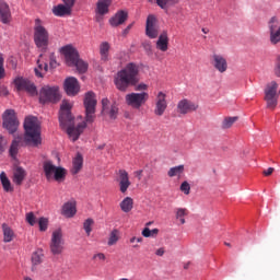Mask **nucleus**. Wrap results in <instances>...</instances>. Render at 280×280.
Masks as SVG:
<instances>
[{
  "mask_svg": "<svg viewBox=\"0 0 280 280\" xmlns=\"http://www.w3.org/2000/svg\"><path fill=\"white\" fill-rule=\"evenodd\" d=\"M97 101L95 100L94 92H88L85 94V101H83V106L85 107V122L74 126V118L71 115V109L73 105L69 101L61 102V107L59 108V125L61 129L66 130L68 137L75 142L83 130L86 128V124H93L95 120V109Z\"/></svg>",
  "mask_w": 280,
  "mask_h": 280,
  "instance_id": "1",
  "label": "nucleus"
},
{
  "mask_svg": "<svg viewBox=\"0 0 280 280\" xmlns=\"http://www.w3.org/2000/svg\"><path fill=\"white\" fill-rule=\"evenodd\" d=\"M139 66L137 63H127L122 70L116 72L114 77V85L120 92H127L130 86H133V91L143 93L148 91L149 85L147 83H139Z\"/></svg>",
  "mask_w": 280,
  "mask_h": 280,
  "instance_id": "2",
  "label": "nucleus"
},
{
  "mask_svg": "<svg viewBox=\"0 0 280 280\" xmlns=\"http://www.w3.org/2000/svg\"><path fill=\"white\" fill-rule=\"evenodd\" d=\"M24 140L28 145L38 147L42 144L40 125L36 117H27L24 122Z\"/></svg>",
  "mask_w": 280,
  "mask_h": 280,
  "instance_id": "3",
  "label": "nucleus"
},
{
  "mask_svg": "<svg viewBox=\"0 0 280 280\" xmlns=\"http://www.w3.org/2000/svg\"><path fill=\"white\" fill-rule=\"evenodd\" d=\"M61 54L66 56V62H68V66L77 67V71H79V73H85L88 71L89 63L79 59V52L73 48V46H63V48H61Z\"/></svg>",
  "mask_w": 280,
  "mask_h": 280,
  "instance_id": "4",
  "label": "nucleus"
},
{
  "mask_svg": "<svg viewBox=\"0 0 280 280\" xmlns=\"http://www.w3.org/2000/svg\"><path fill=\"white\" fill-rule=\"evenodd\" d=\"M34 42L36 46L46 50L49 45V33L45 26H43L42 20L37 19L34 26Z\"/></svg>",
  "mask_w": 280,
  "mask_h": 280,
  "instance_id": "5",
  "label": "nucleus"
},
{
  "mask_svg": "<svg viewBox=\"0 0 280 280\" xmlns=\"http://www.w3.org/2000/svg\"><path fill=\"white\" fill-rule=\"evenodd\" d=\"M150 96L148 92H131L125 96V103L132 109L139 110L147 104Z\"/></svg>",
  "mask_w": 280,
  "mask_h": 280,
  "instance_id": "6",
  "label": "nucleus"
},
{
  "mask_svg": "<svg viewBox=\"0 0 280 280\" xmlns=\"http://www.w3.org/2000/svg\"><path fill=\"white\" fill-rule=\"evenodd\" d=\"M278 83L277 81H271L265 88L264 101L266 102V107L275 110L278 106Z\"/></svg>",
  "mask_w": 280,
  "mask_h": 280,
  "instance_id": "7",
  "label": "nucleus"
},
{
  "mask_svg": "<svg viewBox=\"0 0 280 280\" xmlns=\"http://www.w3.org/2000/svg\"><path fill=\"white\" fill-rule=\"evenodd\" d=\"M39 101L43 104L46 103H57L60 101V92H59V88L57 85H52V88L50 85H44V88H42L40 90V94H39Z\"/></svg>",
  "mask_w": 280,
  "mask_h": 280,
  "instance_id": "8",
  "label": "nucleus"
},
{
  "mask_svg": "<svg viewBox=\"0 0 280 280\" xmlns=\"http://www.w3.org/2000/svg\"><path fill=\"white\" fill-rule=\"evenodd\" d=\"M3 128L9 131L10 135H15L20 127V121L18 120L16 114L13 109H8L2 116Z\"/></svg>",
  "mask_w": 280,
  "mask_h": 280,
  "instance_id": "9",
  "label": "nucleus"
},
{
  "mask_svg": "<svg viewBox=\"0 0 280 280\" xmlns=\"http://www.w3.org/2000/svg\"><path fill=\"white\" fill-rule=\"evenodd\" d=\"M269 42L271 45L280 44V21L278 18H270L268 21Z\"/></svg>",
  "mask_w": 280,
  "mask_h": 280,
  "instance_id": "10",
  "label": "nucleus"
},
{
  "mask_svg": "<svg viewBox=\"0 0 280 280\" xmlns=\"http://www.w3.org/2000/svg\"><path fill=\"white\" fill-rule=\"evenodd\" d=\"M65 249V241L62 238V231L57 230L52 232V237L50 238V253L52 255H60Z\"/></svg>",
  "mask_w": 280,
  "mask_h": 280,
  "instance_id": "11",
  "label": "nucleus"
},
{
  "mask_svg": "<svg viewBox=\"0 0 280 280\" xmlns=\"http://www.w3.org/2000/svg\"><path fill=\"white\" fill-rule=\"evenodd\" d=\"M160 26L158 20L154 15H148L145 20V36L150 39H155L159 37Z\"/></svg>",
  "mask_w": 280,
  "mask_h": 280,
  "instance_id": "12",
  "label": "nucleus"
},
{
  "mask_svg": "<svg viewBox=\"0 0 280 280\" xmlns=\"http://www.w3.org/2000/svg\"><path fill=\"white\" fill-rule=\"evenodd\" d=\"M167 106L166 94H164V92H158L153 114L158 117H162L166 112Z\"/></svg>",
  "mask_w": 280,
  "mask_h": 280,
  "instance_id": "13",
  "label": "nucleus"
},
{
  "mask_svg": "<svg viewBox=\"0 0 280 280\" xmlns=\"http://www.w3.org/2000/svg\"><path fill=\"white\" fill-rule=\"evenodd\" d=\"M14 84L18 91H26L31 95L37 94L36 85H34L32 81H28V79H23V77H18L14 81Z\"/></svg>",
  "mask_w": 280,
  "mask_h": 280,
  "instance_id": "14",
  "label": "nucleus"
},
{
  "mask_svg": "<svg viewBox=\"0 0 280 280\" xmlns=\"http://www.w3.org/2000/svg\"><path fill=\"white\" fill-rule=\"evenodd\" d=\"M63 90L68 96H75L80 92V83L75 77H68L63 83Z\"/></svg>",
  "mask_w": 280,
  "mask_h": 280,
  "instance_id": "15",
  "label": "nucleus"
},
{
  "mask_svg": "<svg viewBox=\"0 0 280 280\" xmlns=\"http://www.w3.org/2000/svg\"><path fill=\"white\" fill-rule=\"evenodd\" d=\"M211 66L219 72L225 73L229 69L228 59L223 57V55H212L211 57Z\"/></svg>",
  "mask_w": 280,
  "mask_h": 280,
  "instance_id": "16",
  "label": "nucleus"
},
{
  "mask_svg": "<svg viewBox=\"0 0 280 280\" xmlns=\"http://www.w3.org/2000/svg\"><path fill=\"white\" fill-rule=\"evenodd\" d=\"M199 108V105L196 103H192L188 100H182L177 104V113L182 115L191 114L192 112H196Z\"/></svg>",
  "mask_w": 280,
  "mask_h": 280,
  "instance_id": "17",
  "label": "nucleus"
},
{
  "mask_svg": "<svg viewBox=\"0 0 280 280\" xmlns=\"http://www.w3.org/2000/svg\"><path fill=\"white\" fill-rule=\"evenodd\" d=\"M131 186L130 176L127 171H118V187L122 194H126Z\"/></svg>",
  "mask_w": 280,
  "mask_h": 280,
  "instance_id": "18",
  "label": "nucleus"
},
{
  "mask_svg": "<svg viewBox=\"0 0 280 280\" xmlns=\"http://www.w3.org/2000/svg\"><path fill=\"white\" fill-rule=\"evenodd\" d=\"M0 21L5 25L12 21L10 7L4 0H0Z\"/></svg>",
  "mask_w": 280,
  "mask_h": 280,
  "instance_id": "19",
  "label": "nucleus"
},
{
  "mask_svg": "<svg viewBox=\"0 0 280 280\" xmlns=\"http://www.w3.org/2000/svg\"><path fill=\"white\" fill-rule=\"evenodd\" d=\"M72 8L73 7H71L69 4L59 3L55 7H52V14H55V16H59V18L69 16V15H71Z\"/></svg>",
  "mask_w": 280,
  "mask_h": 280,
  "instance_id": "20",
  "label": "nucleus"
},
{
  "mask_svg": "<svg viewBox=\"0 0 280 280\" xmlns=\"http://www.w3.org/2000/svg\"><path fill=\"white\" fill-rule=\"evenodd\" d=\"M168 35L166 32L161 33V35H159L155 47L156 49H159L162 52H165L168 50Z\"/></svg>",
  "mask_w": 280,
  "mask_h": 280,
  "instance_id": "21",
  "label": "nucleus"
},
{
  "mask_svg": "<svg viewBox=\"0 0 280 280\" xmlns=\"http://www.w3.org/2000/svg\"><path fill=\"white\" fill-rule=\"evenodd\" d=\"M128 20L127 11H118L112 20H109V24L114 27L122 25Z\"/></svg>",
  "mask_w": 280,
  "mask_h": 280,
  "instance_id": "22",
  "label": "nucleus"
},
{
  "mask_svg": "<svg viewBox=\"0 0 280 280\" xmlns=\"http://www.w3.org/2000/svg\"><path fill=\"white\" fill-rule=\"evenodd\" d=\"M26 176V171L23 167L16 166L13 171V183L21 186Z\"/></svg>",
  "mask_w": 280,
  "mask_h": 280,
  "instance_id": "23",
  "label": "nucleus"
},
{
  "mask_svg": "<svg viewBox=\"0 0 280 280\" xmlns=\"http://www.w3.org/2000/svg\"><path fill=\"white\" fill-rule=\"evenodd\" d=\"M38 68H35V73L38 78H44V75L48 72V63L44 61V55L39 56L37 61Z\"/></svg>",
  "mask_w": 280,
  "mask_h": 280,
  "instance_id": "24",
  "label": "nucleus"
},
{
  "mask_svg": "<svg viewBox=\"0 0 280 280\" xmlns=\"http://www.w3.org/2000/svg\"><path fill=\"white\" fill-rule=\"evenodd\" d=\"M77 213L75 202H66L61 209V214L66 218H73Z\"/></svg>",
  "mask_w": 280,
  "mask_h": 280,
  "instance_id": "25",
  "label": "nucleus"
},
{
  "mask_svg": "<svg viewBox=\"0 0 280 280\" xmlns=\"http://www.w3.org/2000/svg\"><path fill=\"white\" fill-rule=\"evenodd\" d=\"M57 168L51 161L44 162V175H46V179H52Z\"/></svg>",
  "mask_w": 280,
  "mask_h": 280,
  "instance_id": "26",
  "label": "nucleus"
},
{
  "mask_svg": "<svg viewBox=\"0 0 280 280\" xmlns=\"http://www.w3.org/2000/svg\"><path fill=\"white\" fill-rule=\"evenodd\" d=\"M83 167V156L78 153L77 156H74V160H72V175H77L81 172Z\"/></svg>",
  "mask_w": 280,
  "mask_h": 280,
  "instance_id": "27",
  "label": "nucleus"
},
{
  "mask_svg": "<svg viewBox=\"0 0 280 280\" xmlns=\"http://www.w3.org/2000/svg\"><path fill=\"white\" fill-rule=\"evenodd\" d=\"M2 231H3L4 243H10L14 240L15 237L14 231L7 223L2 224Z\"/></svg>",
  "mask_w": 280,
  "mask_h": 280,
  "instance_id": "28",
  "label": "nucleus"
},
{
  "mask_svg": "<svg viewBox=\"0 0 280 280\" xmlns=\"http://www.w3.org/2000/svg\"><path fill=\"white\" fill-rule=\"evenodd\" d=\"M133 199L131 197H127L120 201V210L125 213H129L133 209Z\"/></svg>",
  "mask_w": 280,
  "mask_h": 280,
  "instance_id": "29",
  "label": "nucleus"
},
{
  "mask_svg": "<svg viewBox=\"0 0 280 280\" xmlns=\"http://www.w3.org/2000/svg\"><path fill=\"white\" fill-rule=\"evenodd\" d=\"M109 5H110L109 0H101L96 3V11L98 12V14L105 15L108 13Z\"/></svg>",
  "mask_w": 280,
  "mask_h": 280,
  "instance_id": "30",
  "label": "nucleus"
},
{
  "mask_svg": "<svg viewBox=\"0 0 280 280\" xmlns=\"http://www.w3.org/2000/svg\"><path fill=\"white\" fill-rule=\"evenodd\" d=\"M189 214V211L185 208L175 209V219L179 221L180 224L186 223L185 217Z\"/></svg>",
  "mask_w": 280,
  "mask_h": 280,
  "instance_id": "31",
  "label": "nucleus"
},
{
  "mask_svg": "<svg viewBox=\"0 0 280 280\" xmlns=\"http://www.w3.org/2000/svg\"><path fill=\"white\" fill-rule=\"evenodd\" d=\"M109 49H110V46L108 42H103V44H101V60H103V62L108 61Z\"/></svg>",
  "mask_w": 280,
  "mask_h": 280,
  "instance_id": "32",
  "label": "nucleus"
},
{
  "mask_svg": "<svg viewBox=\"0 0 280 280\" xmlns=\"http://www.w3.org/2000/svg\"><path fill=\"white\" fill-rule=\"evenodd\" d=\"M185 171V166L184 165H179V166H175V167H171L167 172V176L168 177H180L182 174L184 173Z\"/></svg>",
  "mask_w": 280,
  "mask_h": 280,
  "instance_id": "33",
  "label": "nucleus"
},
{
  "mask_svg": "<svg viewBox=\"0 0 280 280\" xmlns=\"http://www.w3.org/2000/svg\"><path fill=\"white\" fill-rule=\"evenodd\" d=\"M0 179H1V183L3 186V189L7 192L13 191V188L11 187V182L9 180V178L7 177V174L4 172L1 173Z\"/></svg>",
  "mask_w": 280,
  "mask_h": 280,
  "instance_id": "34",
  "label": "nucleus"
},
{
  "mask_svg": "<svg viewBox=\"0 0 280 280\" xmlns=\"http://www.w3.org/2000/svg\"><path fill=\"white\" fill-rule=\"evenodd\" d=\"M238 121V117H226L223 119L221 124L222 129H230L233 127V125Z\"/></svg>",
  "mask_w": 280,
  "mask_h": 280,
  "instance_id": "35",
  "label": "nucleus"
},
{
  "mask_svg": "<svg viewBox=\"0 0 280 280\" xmlns=\"http://www.w3.org/2000/svg\"><path fill=\"white\" fill-rule=\"evenodd\" d=\"M67 175V171L62 167H57L55 170V174L52 175V178H55V180L57 182H61L66 178Z\"/></svg>",
  "mask_w": 280,
  "mask_h": 280,
  "instance_id": "36",
  "label": "nucleus"
},
{
  "mask_svg": "<svg viewBox=\"0 0 280 280\" xmlns=\"http://www.w3.org/2000/svg\"><path fill=\"white\" fill-rule=\"evenodd\" d=\"M119 241V231L114 230L112 233H109V240L107 241V245L114 246Z\"/></svg>",
  "mask_w": 280,
  "mask_h": 280,
  "instance_id": "37",
  "label": "nucleus"
},
{
  "mask_svg": "<svg viewBox=\"0 0 280 280\" xmlns=\"http://www.w3.org/2000/svg\"><path fill=\"white\" fill-rule=\"evenodd\" d=\"M44 260V252L42 249H38L35 252L32 256V261L34 265H39Z\"/></svg>",
  "mask_w": 280,
  "mask_h": 280,
  "instance_id": "38",
  "label": "nucleus"
},
{
  "mask_svg": "<svg viewBox=\"0 0 280 280\" xmlns=\"http://www.w3.org/2000/svg\"><path fill=\"white\" fill-rule=\"evenodd\" d=\"M159 229L150 230L149 228H144L141 232V235L143 237H156L159 235Z\"/></svg>",
  "mask_w": 280,
  "mask_h": 280,
  "instance_id": "39",
  "label": "nucleus"
},
{
  "mask_svg": "<svg viewBox=\"0 0 280 280\" xmlns=\"http://www.w3.org/2000/svg\"><path fill=\"white\" fill-rule=\"evenodd\" d=\"M19 145H20V142L14 140L12 142V145L10 148V155L13 158V159H16V155L19 153Z\"/></svg>",
  "mask_w": 280,
  "mask_h": 280,
  "instance_id": "40",
  "label": "nucleus"
},
{
  "mask_svg": "<svg viewBox=\"0 0 280 280\" xmlns=\"http://www.w3.org/2000/svg\"><path fill=\"white\" fill-rule=\"evenodd\" d=\"M93 224L94 221L92 219H88L83 222V230H85V234H88V236L91 235Z\"/></svg>",
  "mask_w": 280,
  "mask_h": 280,
  "instance_id": "41",
  "label": "nucleus"
},
{
  "mask_svg": "<svg viewBox=\"0 0 280 280\" xmlns=\"http://www.w3.org/2000/svg\"><path fill=\"white\" fill-rule=\"evenodd\" d=\"M5 70H4V57L2 52H0V80L4 79Z\"/></svg>",
  "mask_w": 280,
  "mask_h": 280,
  "instance_id": "42",
  "label": "nucleus"
},
{
  "mask_svg": "<svg viewBox=\"0 0 280 280\" xmlns=\"http://www.w3.org/2000/svg\"><path fill=\"white\" fill-rule=\"evenodd\" d=\"M107 114H109V118L116 119L118 114V108L115 105H112V108H107Z\"/></svg>",
  "mask_w": 280,
  "mask_h": 280,
  "instance_id": "43",
  "label": "nucleus"
},
{
  "mask_svg": "<svg viewBox=\"0 0 280 280\" xmlns=\"http://www.w3.org/2000/svg\"><path fill=\"white\" fill-rule=\"evenodd\" d=\"M149 2L153 3L155 2L158 7H160L161 9H166L170 0H149Z\"/></svg>",
  "mask_w": 280,
  "mask_h": 280,
  "instance_id": "44",
  "label": "nucleus"
},
{
  "mask_svg": "<svg viewBox=\"0 0 280 280\" xmlns=\"http://www.w3.org/2000/svg\"><path fill=\"white\" fill-rule=\"evenodd\" d=\"M180 191H183L185 195L190 194V185L187 182H183L179 187Z\"/></svg>",
  "mask_w": 280,
  "mask_h": 280,
  "instance_id": "45",
  "label": "nucleus"
},
{
  "mask_svg": "<svg viewBox=\"0 0 280 280\" xmlns=\"http://www.w3.org/2000/svg\"><path fill=\"white\" fill-rule=\"evenodd\" d=\"M47 229H48V220L45 219V218H40V220H39V230L42 232H45V231H47Z\"/></svg>",
  "mask_w": 280,
  "mask_h": 280,
  "instance_id": "46",
  "label": "nucleus"
},
{
  "mask_svg": "<svg viewBox=\"0 0 280 280\" xmlns=\"http://www.w3.org/2000/svg\"><path fill=\"white\" fill-rule=\"evenodd\" d=\"M48 58L50 59V69H56L58 67V63L56 61L55 52H50V55H48Z\"/></svg>",
  "mask_w": 280,
  "mask_h": 280,
  "instance_id": "47",
  "label": "nucleus"
},
{
  "mask_svg": "<svg viewBox=\"0 0 280 280\" xmlns=\"http://www.w3.org/2000/svg\"><path fill=\"white\" fill-rule=\"evenodd\" d=\"M141 46H142V48L144 49L145 52L151 54V51H152L151 42L144 40V42H142Z\"/></svg>",
  "mask_w": 280,
  "mask_h": 280,
  "instance_id": "48",
  "label": "nucleus"
},
{
  "mask_svg": "<svg viewBox=\"0 0 280 280\" xmlns=\"http://www.w3.org/2000/svg\"><path fill=\"white\" fill-rule=\"evenodd\" d=\"M26 221H27L32 226L35 225V223H36V218H35V215H34L33 212H30V213L26 214Z\"/></svg>",
  "mask_w": 280,
  "mask_h": 280,
  "instance_id": "49",
  "label": "nucleus"
},
{
  "mask_svg": "<svg viewBox=\"0 0 280 280\" xmlns=\"http://www.w3.org/2000/svg\"><path fill=\"white\" fill-rule=\"evenodd\" d=\"M92 260L105 261L106 256L103 253L94 254V256L92 257Z\"/></svg>",
  "mask_w": 280,
  "mask_h": 280,
  "instance_id": "50",
  "label": "nucleus"
},
{
  "mask_svg": "<svg viewBox=\"0 0 280 280\" xmlns=\"http://www.w3.org/2000/svg\"><path fill=\"white\" fill-rule=\"evenodd\" d=\"M275 74L280 78V55L277 57L276 61V68H275Z\"/></svg>",
  "mask_w": 280,
  "mask_h": 280,
  "instance_id": "51",
  "label": "nucleus"
},
{
  "mask_svg": "<svg viewBox=\"0 0 280 280\" xmlns=\"http://www.w3.org/2000/svg\"><path fill=\"white\" fill-rule=\"evenodd\" d=\"M9 95V90L7 85H0V96H8Z\"/></svg>",
  "mask_w": 280,
  "mask_h": 280,
  "instance_id": "52",
  "label": "nucleus"
},
{
  "mask_svg": "<svg viewBox=\"0 0 280 280\" xmlns=\"http://www.w3.org/2000/svg\"><path fill=\"white\" fill-rule=\"evenodd\" d=\"M102 104H103V113H108V104H109V101L107 98H104L102 101Z\"/></svg>",
  "mask_w": 280,
  "mask_h": 280,
  "instance_id": "53",
  "label": "nucleus"
},
{
  "mask_svg": "<svg viewBox=\"0 0 280 280\" xmlns=\"http://www.w3.org/2000/svg\"><path fill=\"white\" fill-rule=\"evenodd\" d=\"M273 172H275V168L273 167H269L268 170L264 171L262 174L265 176H271Z\"/></svg>",
  "mask_w": 280,
  "mask_h": 280,
  "instance_id": "54",
  "label": "nucleus"
},
{
  "mask_svg": "<svg viewBox=\"0 0 280 280\" xmlns=\"http://www.w3.org/2000/svg\"><path fill=\"white\" fill-rule=\"evenodd\" d=\"M142 174H143L142 170L133 172V175L138 178V180L142 179Z\"/></svg>",
  "mask_w": 280,
  "mask_h": 280,
  "instance_id": "55",
  "label": "nucleus"
},
{
  "mask_svg": "<svg viewBox=\"0 0 280 280\" xmlns=\"http://www.w3.org/2000/svg\"><path fill=\"white\" fill-rule=\"evenodd\" d=\"M63 1V4L66 5H70V7H74L75 4V0H62Z\"/></svg>",
  "mask_w": 280,
  "mask_h": 280,
  "instance_id": "56",
  "label": "nucleus"
},
{
  "mask_svg": "<svg viewBox=\"0 0 280 280\" xmlns=\"http://www.w3.org/2000/svg\"><path fill=\"white\" fill-rule=\"evenodd\" d=\"M4 152V139L0 137V154Z\"/></svg>",
  "mask_w": 280,
  "mask_h": 280,
  "instance_id": "57",
  "label": "nucleus"
},
{
  "mask_svg": "<svg viewBox=\"0 0 280 280\" xmlns=\"http://www.w3.org/2000/svg\"><path fill=\"white\" fill-rule=\"evenodd\" d=\"M164 254H165L164 248H159V249L155 252V255H156V256H163Z\"/></svg>",
  "mask_w": 280,
  "mask_h": 280,
  "instance_id": "58",
  "label": "nucleus"
},
{
  "mask_svg": "<svg viewBox=\"0 0 280 280\" xmlns=\"http://www.w3.org/2000/svg\"><path fill=\"white\" fill-rule=\"evenodd\" d=\"M133 24H129V26H127V28H125V31H122L124 35L129 34L130 30L132 28Z\"/></svg>",
  "mask_w": 280,
  "mask_h": 280,
  "instance_id": "59",
  "label": "nucleus"
},
{
  "mask_svg": "<svg viewBox=\"0 0 280 280\" xmlns=\"http://www.w3.org/2000/svg\"><path fill=\"white\" fill-rule=\"evenodd\" d=\"M152 178L151 174H148V176L143 179L144 184H148L149 179Z\"/></svg>",
  "mask_w": 280,
  "mask_h": 280,
  "instance_id": "60",
  "label": "nucleus"
},
{
  "mask_svg": "<svg viewBox=\"0 0 280 280\" xmlns=\"http://www.w3.org/2000/svg\"><path fill=\"white\" fill-rule=\"evenodd\" d=\"M105 144H101V145H98L96 149H98V150H104L105 149Z\"/></svg>",
  "mask_w": 280,
  "mask_h": 280,
  "instance_id": "61",
  "label": "nucleus"
},
{
  "mask_svg": "<svg viewBox=\"0 0 280 280\" xmlns=\"http://www.w3.org/2000/svg\"><path fill=\"white\" fill-rule=\"evenodd\" d=\"M201 32H202L203 34H208V33H209V28H201Z\"/></svg>",
  "mask_w": 280,
  "mask_h": 280,
  "instance_id": "62",
  "label": "nucleus"
},
{
  "mask_svg": "<svg viewBox=\"0 0 280 280\" xmlns=\"http://www.w3.org/2000/svg\"><path fill=\"white\" fill-rule=\"evenodd\" d=\"M129 242H131V243L137 242V237H131V240Z\"/></svg>",
  "mask_w": 280,
  "mask_h": 280,
  "instance_id": "63",
  "label": "nucleus"
},
{
  "mask_svg": "<svg viewBox=\"0 0 280 280\" xmlns=\"http://www.w3.org/2000/svg\"><path fill=\"white\" fill-rule=\"evenodd\" d=\"M24 280H33L32 278L30 277H25Z\"/></svg>",
  "mask_w": 280,
  "mask_h": 280,
  "instance_id": "64",
  "label": "nucleus"
}]
</instances>
